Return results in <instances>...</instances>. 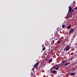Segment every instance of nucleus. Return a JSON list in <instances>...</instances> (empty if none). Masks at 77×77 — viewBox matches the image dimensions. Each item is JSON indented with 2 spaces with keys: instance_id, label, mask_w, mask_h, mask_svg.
<instances>
[{
  "instance_id": "1",
  "label": "nucleus",
  "mask_w": 77,
  "mask_h": 77,
  "mask_svg": "<svg viewBox=\"0 0 77 77\" xmlns=\"http://www.w3.org/2000/svg\"><path fill=\"white\" fill-rule=\"evenodd\" d=\"M60 68V66L59 64H56L52 67V69H55L56 70H59V68Z\"/></svg>"
},
{
  "instance_id": "2",
  "label": "nucleus",
  "mask_w": 77,
  "mask_h": 77,
  "mask_svg": "<svg viewBox=\"0 0 77 77\" xmlns=\"http://www.w3.org/2000/svg\"><path fill=\"white\" fill-rule=\"evenodd\" d=\"M52 67L50 69L51 71L50 72H51L52 74H56V73H57V71L55 70L52 69Z\"/></svg>"
},
{
  "instance_id": "3",
  "label": "nucleus",
  "mask_w": 77,
  "mask_h": 77,
  "mask_svg": "<svg viewBox=\"0 0 77 77\" xmlns=\"http://www.w3.org/2000/svg\"><path fill=\"white\" fill-rule=\"evenodd\" d=\"M69 11H68V13L69 14L70 12L72 11V8L71 6V5L69 6Z\"/></svg>"
},
{
  "instance_id": "4",
  "label": "nucleus",
  "mask_w": 77,
  "mask_h": 77,
  "mask_svg": "<svg viewBox=\"0 0 77 77\" xmlns=\"http://www.w3.org/2000/svg\"><path fill=\"white\" fill-rule=\"evenodd\" d=\"M74 31V29H71L69 31V34H71Z\"/></svg>"
},
{
  "instance_id": "5",
  "label": "nucleus",
  "mask_w": 77,
  "mask_h": 77,
  "mask_svg": "<svg viewBox=\"0 0 77 77\" xmlns=\"http://www.w3.org/2000/svg\"><path fill=\"white\" fill-rule=\"evenodd\" d=\"M69 48H70V45H68L66 46V51H68V50H69Z\"/></svg>"
},
{
  "instance_id": "6",
  "label": "nucleus",
  "mask_w": 77,
  "mask_h": 77,
  "mask_svg": "<svg viewBox=\"0 0 77 77\" xmlns=\"http://www.w3.org/2000/svg\"><path fill=\"white\" fill-rule=\"evenodd\" d=\"M39 63L38 62H37V63H35L34 66V68H36V66H38V64H39Z\"/></svg>"
},
{
  "instance_id": "7",
  "label": "nucleus",
  "mask_w": 77,
  "mask_h": 77,
  "mask_svg": "<svg viewBox=\"0 0 77 77\" xmlns=\"http://www.w3.org/2000/svg\"><path fill=\"white\" fill-rule=\"evenodd\" d=\"M67 62H66V60H65L64 61H63L62 62V63L63 64V65H64V64H65L66 63H67Z\"/></svg>"
},
{
  "instance_id": "8",
  "label": "nucleus",
  "mask_w": 77,
  "mask_h": 77,
  "mask_svg": "<svg viewBox=\"0 0 77 77\" xmlns=\"http://www.w3.org/2000/svg\"><path fill=\"white\" fill-rule=\"evenodd\" d=\"M62 27L63 29H65V24L64 23H63L62 25Z\"/></svg>"
},
{
  "instance_id": "9",
  "label": "nucleus",
  "mask_w": 77,
  "mask_h": 77,
  "mask_svg": "<svg viewBox=\"0 0 77 77\" xmlns=\"http://www.w3.org/2000/svg\"><path fill=\"white\" fill-rule=\"evenodd\" d=\"M45 53L46 54H48L49 52H48V51L46 50L45 51Z\"/></svg>"
},
{
  "instance_id": "10",
  "label": "nucleus",
  "mask_w": 77,
  "mask_h": 77,
  "mask_svg": "<svg viewBox=\"0 0 77 77\" xmlns=\"http://www.w3.org/2000/svg\"><path fill=\"white\" fill-rule=\"evenodd\" d=\"M75 67H73L71 69V70H72V71H75Z\"/></svg>"
},
{
  "instance_id": "11",
  "label": "nucleus",
  "mask_w": 77,
  "mask_h": 77,
  "mask_svg": "<svg viewBox=\"0 0 77 77\" xmlns=\"http://www.w3.org/2000/svg\"><path fill=\"white\" fill-rule=\"evenodd\" d=\"M70 74L71 75H72V76L74 75H75V73H74V72L71 73H70Z\"/></svg>"
},
{
  "instance_id": "12",
  "label": "nucleus",
  "mask_w": 77,
  "mask_h": 77,
  "mask_svg": "<svg viewBox=\"0 0 77 77\" xmlns=\"http://www.w3.org/2000/svg\"><path fill=\"white\" fill-rule=\"evenodd\" d=\"M74 11V9H73L72 11H71V15H72V13Z\"/></svg>"
},
{
  "instance_id": "13",
  "label": "nucleus",
  "mask_w": 77,
  "mask_h": 77,
  "mask_svg": "<svg viewBox=\"0 0 77 77\" xmlns=\"http://www.w3.org/2000/svg\"><path fill=\"white\" fill-rule=\"evenodd\" d=\"M68 65V62H67V63H66V64H63V65H64L65 66H67Z\"/></svg>"
},
{
  "instance_id": "14",
  "label": "nucleus",
  "mask_w": 77,
  "mask_h": 77,
  "mask_svg": "<svg viewBox=\"0 0 77 77\" xmlns=\"http://www.w3.org/2000/svg\"><path fill=\"white\" fill-rule=\"evenodd\" d=\"M71 26H70V25H69L67 27V29H71Z\"/></svg>"
},
{
  "instance_id": "15",
  "label": "nucleus",
  "mask_w": 77,
  "mask_h": 77,
  "mask_svg": "<svg viewBox=\"0 0 77 77\" xmlns=\"http://www.w3.org/2000/svg\"><path fill=\"white\" fill-rule=\"evenodd\" d=\"M52 59H49L48 60V62L50 63L51 62H52Z\"/></svg>"
},
{
  "instance_id": "16",
  "label": "nucleus",
  "mask_w": 77,
  "mask_h": 77,
  "mask_svg": "<svg viewBox=\"0 0 77 77\" xmlns=\"http://www.w3.org/2000/svg\"><path fill=\"white\" fill-rule=\"evenodd\" d=\"M54 34H55V36H57V32H55Z\"/></svg>"
},
{
  "instance_id": "17",
  "label": "nucleus",
  "mask_w": 77,
  "mask_h": 77,
  "mask_svg": "<svg viewBox=\"0 0 77 77\" xmlns=\"http://www.w3.org/2000/svg\"><path fill=\"white\" fill-rule=\"evenodd\" d=\"M58 44H60V42H61V41H58L57 42Z\"/></svg>"
},
{
  "instance_id": "18",
  "label": "nucleus",
  "mask_w": 77,
  "mask_h": 77,
  "mask_svg": "<svg viewBox=\"0 0 77 77\" xmlns=\"http://www.w3.org/2000/svg\"><path fill=\"white\" fill-rule=\"evenodd\" d=\"M45 50V48H43L42 49V50L44 51V50Z\"/></svg>"
},
{
  "instance_id": "19",
  "label": "nucleus",
  "mask_w": 77,
  "mask_h": 77,
  "mask_svg": "<svg viewBox=\"0 0 77 77\" xmlns=\"http://www.w3.org/2000/svg\"><path fill=\"white\" fill-rule=\"evenodd\" d=\"M32 69L33 72H34V71L35 70V68H33Z\"/></svg>"
},
{
  "instance_id": "20",
  "label": "nucleus",
  "mask_w": 77,
  "mask_h": 77,
  "mask_svg": "<svg viewBox=\"0 0 77 77\" xmlns=\"http://www.w3.org/2000/svg\"><path fill=\"white\" fill-rule=\"evenodd\" d=\"M31 74L32 75H33V72H31Z\"/></svg>"
},
{
  "instance_id": "21",
  "label": "nucleus",
  "mask_w": 77,
  "mask_h": 77,
  "mask_svg": "<svg viewBox=\"0 0 77 77\" xmlns=\"http://www.w3.org/2000/svg\"><path fill=\"white\" fill-rule=\"evenodd\" d=\"M77 7H76L74 8V9H76V10H77Z\"/></svg>"
},
{
  "instance_id": "22",
  "label": "nucleus",
  "mask_w": 77,
  "mask_h": 77,
  "mask_svg": "<svg viewBox=\"0 0 77 77\" xmlns=\"http://www.w3.org/2000/svg\"><path fill=\"white\" fill-rule=\"evenodd\" d=\"M75 1H74V2H73V3L75 4Z\"/></svg>"
},
{
  "instance_id": "23",
  "label": "nucleus",
  "mask_w": 77,
  "mask_h": 77,
  "mask_svg": "<svg viewBox=\"0 0 77 77\" xmlns=\"http://www.w3.org/2000/svg\"><path fill=\"white\" fill-rule=\"evenodd\" d=\"M72 57L71 59V60H72Z\"/></svg>"
},
{
  "instance_id": "24",
  "label": "nucleus",
  "mask_w": 77,
  "mask_h": 77,
  "mask_svg": "<svg viewBox=\"0 0 77 77\" xmlns=\"http://www.w3.org/2000/svg\"><path fill=\"white\" fill-rule=\"evenodd\" d=\"M62 39H63V37Z\"/></svg>"
},
{
  "instance_id": "25",
  "label": "nucleus",
  "mask_w": 77,
  "mask_h": 77,
  "mask_svg": "<svg viewBox=\"0 0 77 77\" xmlns=\"http://www.w3.org/2000/svg\"><path fill=\"white\" fill-rule=\"evenodd\" d=\"M57 39H56V40H57Z\"/></svg>"
},
{
  "instance_id": "26",
  "label": "nucleus",
  "mask_w": 77,
  "mask_h": 77,
  "mask_svg": "<svg viewBox=\"0 0 77 77\" xmlns=\"http://www.w3.org/2000/svg\"><path fill=\"white\" fill-rule=\"evenodd\" d=\"M31 71H32V70Z\"/></svg>"
}]
</instances>
